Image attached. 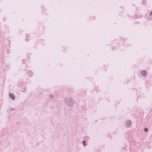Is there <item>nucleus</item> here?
<instances>
[{
	"instance_id": "6",
	"label": "nucleus",
	"mask_w": 152,
	"mask_h": 152,
	"mask_svg": "<svg viewBox=\"0 0 152 152\" xmlns=\"http://www.w3.org/2000/svg\"><path fill=\"white\" fill-rule=\"evenodd\" d=\"M150 15H152V11L150 13Z\"/></svg>"
},
{
	"instance_id": "2",
	"label": "nucleus",
	"mask_w": 152,
	"mask_h": 152,
	"mask_svg": "<svg viewBox=\"0 0 152 152\" xmlns=\"http://www.w3.org/2000/svg\"><path fill=\"white\" fill-rule=\"evenodd\" d=\"M141 73L143 76H145L146 74V72L145 71L143 70L141 72Z\"/></svg>"
},
{
	"instance_id": "1",
	"label": "nucleus",
	"mask_w": 152,
	"mask_h": 152,
	"mask_svg": "<svg viewBox=\"0 0 152 152\" xmlns=\"http://www.w3.org/2000/svg\"><path fill=\"white\" fill-rule=\"evenodd\" d=\"M9 96L12 100H14L15 99V96L12 94H10Z\"/></svg>"
},
{
	"instance_id": "4",
	"label": "nucleus",
	"mask_w": 152,
	"mask_h": 152,
	"mask_svg": "<svg viewBox=\"0 0 152 152\" xmlns=\"http://www.w3.org/2000/svg\"><path fill=\"white\" fill-rule=\"evenodd\" d=\"M144 130L145 131V132H147V131H148V129H147V128H145L144 129Z\"/></svg>"
},
{
	"instance_id": "3",
	"label": "nucleus",
	"mask_w": 152,
	"mask_h": 152,
	"mask_svg": "<svg viewBox=\"0 0 152 152\" xmlns=\"http://www.w3.org/2000/svg\"><path fill=\"white\" fill-rule=\"evenodd\" d=\"M127 123L129 124V125L128 126H129L130 125H131V122L130 121H128L127 122Z\"/></svg>"
},
{
	"instance_id": "5",
	"label": "nucleus",
	"mask_w": 152,
	"mask_h": 152,
	"mask_svg": "<svg viewBox=\"0 0 152 152\" xmlns=\"http://www.w3.org/2000/svg\"><path fill=\"white\" fill-rule=\"evenodd\" d=\"M83 145L84 146H85V145H86V144H85V142L84 141H83Z\"/></svg>"
}]
</instances>
